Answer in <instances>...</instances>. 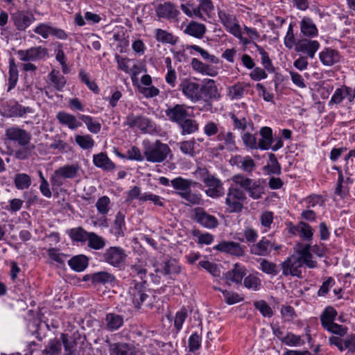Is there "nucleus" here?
Masks as SVG:
<instances>
[{"instance_id": "c756f323", "label": "nucleus", "mask_w": 355, "mask_h": 355, "mask_svg": "<svg viewBox=\"0 0 355 355\" xmlns=\"http://www.w3.org/2000/svg\"><path fill=\"white\" fill-rule=\"evenodd\" d=\"M206 26L200 23L191 21L186 26L184 33L198 39H202L206 33Z\"/></svg>"}, {"instance_id": "338daca9", "label": "nucleus", "mask_w": 355, "mask_h": 355, "mask_svg": "<svg viewBox=\"0 0 355 355\" xmlns=\"http://www.w3.org/2000/svg\"><path fill=\"white\" fill-rule=\"evenodd\" d=\"M78 76L81 81L84 83L89 89L96 94L98 93L99 88L98 85L95 82L90 80L89 75L83 69L80 71Z\"/></svg>"}, {"instance_id": "e433bc0d", "label": "nucleus", "mask_w": 355, "mask_h": 355, "mask_svg": "<svg viewBox=\"0 0 355 355\" xmlns=\"http://www.w3.org/2000/svg\"><path fill=\"white\" fill-rule=\"evenodd\" d=\"M182 135H191L198 130L199 124L196 120L185 118L179 125Z\"/></svg>"}, {"instance_id": "b1692460", "label": "nucleus", "mask_w": 355, "mask_h": 355, "mask_svg": "<svg viewBox=\"0 0 355 355\" xmlns=\"http://www.w3.org/2000/svg\"><path fill=\"white\" fill-rule=\"evenodd\" d=\"M56 119L61 125H65L71 130H76L82 126V123L74 115L64 111L58 112Z\"/></svg>"}, {"instance_id": "7ed1b4c3", "label": "nucleus", "mask_w": 355, "mask_h": 355, "mask_svg": "<svg viewBox=\"0 0 355 355\" xmlns=\"http://www.w3.org/2000/svg\"><path fill=\"white\" fill-rule=\"evenodd\" d=\"M171 152L169 146L157 140L155 143H144V155L148 162L157 163L166 159Z\"/></svg>"}, {"instance_id": "3c124183", "label": "nucleus", "mask_w": 355, "mask_h": 355, "mask_svg": "<svg viewBox=\"0 0 355 355\" xmlns=\"http://www.w3.org/2000/svg\"><path fill=\"white\" fill-rule=\"evenodd\" d=\"M113 230L114 234L117 236L124 235V231L125 230V215L121 211H119L115 216Z\"/></svg>"}, {"instance_id": "aec40b11", "label": "nucleus", "mask_w": 355, "mask_h": 355, "mask_svg": "<svg viewBox=\"0 0 355 355\" xmlns=\"http://www.w3.org/2000/svg\"><path fill=\"white\" fill-rule=\"evenodd\" d=\"M264 180L262 179L252 180L245 178V191L250 197L254 200L259 199L264 193Z\"/></svg>"}, {"instance_id": "49530a36", "label": "nucleus", "mask_w": 355, "mask_h": 355, "mask_svg": "<svg viewBox=\"0 0 355 355\" xmlns=\"http://www.w3.org/2000/svg\"><path fill=\"white\" fill-rule=\"evenodd\" d=\"M255 49L259 51L261 55V63L263 68L269 73H273L275 68L272 64V60L270 58L268 53L263 47L259 45H255Z\"/></svg>"}, {"instance_id": "4c0bfd02", "label": "nucleus", "mask_w": 355, "mask_h": 355, "mask_svg": "<svg viewBox=\"0 0 355 355\" xmlns=\"http://www.w3.org/2000/svg\"><path fill=\"white\" fill-rule=\"evenodd\" d=\"M115 280V277L107 271L95 272L91 276V281L94 284H106L114 282Z\"/></svg>"}, {"instance_id": "8fccbe9b", "label": "nucleus", "mask_w": 355, "mask_h": 355, "mask_svg": "<svg viewBox=\"0 0 355 355\" xmlns=\"http://www.w3.org/2000/svg\"><path fill=\"white\" fill-rule=\"evenodd\" d=\"M49 77L53 87L57 90L62 91L67 81L65 78L60 73V71L53 69L49 74Z\"/></svg>"}, {"instance_id": "f8f14e48", "label": "nucleus", "mask_w": 355, "mask_h": 355, "mask_svg": "<svg viewBox=\"0 0 355 355\" xmlns=\"http://www.w3.org/2000/svg\"><path fill=\"white\" fill-rule=\"evenodd\" d=\"M313 38H302L297 42L295 51L297 53H302L311 59L315 58L316 52L320 47V44L318 40Z\"/></svg>"}, {"instance_id": "bb28decb", "label": "nucleus", "mask_w": 355, "mask_h": 355, "mask_svg": "<svg viewBox=\"0 0 355 355\" xmlns=\"http://www.w3.org/2000/svg\"><path fill=\"white\" fill-rule=\"evenodd\" d=\"M260 135L258 148L263 150H269L274 140L272 128L267 126L262 127L260 130Z\"/></svg>"}, {"instance_id": "5701e85b", "label": "nucleus", "mask_w": 355, "mask_h": 355, "mask_svg": "<svg viewBox=\"0 0 355 355\" xmlns=\"http://www.w3.org/2000/svg\"><path fill=\"white\" fill-rule=\"evenodd\" d=\"M256 64L253 59L245 54V68L252 69L249 73L250 78L254 81H260L268 77L266 70L259 67H255Z\"/></svg>"}, {"instance_id": "680f3d73", "label": "nucleus", "mask_w": 355, "mask_h": 355, "mask_svg": "<svg viewBox=\"0 0 355 355\" xmlns=\"http://www.w3.org/2000/svg\"><path fill=\"white\" fill-rule=\"evenodd\" d=\"M323 329L327 331L338 335L340 337H344L347 335L348 331V328L346 326L338 324L335 322L329 324L327 327H324Z\"/></svg>"}, {"instance_id": "bf43d9fd", "label": "nucleus", "mask_w": 355, "mask_h": 355, "mask_svg": "<svg viewBox=\"0 0 355 355\" xmlns=\"http://www.w3.org/2000/svg\"><path fill=\"white\" fill-rule=\"evenodd\" d=\"M15 187L20 190L28 189L31 184V177L26 173H18L14 179Z\"/></svg>"}, {"instance_id": "603ef678", "label": "nucleus", "mask_w": 355, "mask_h": 355, "mask_svg": "<svg viewBox=\"0 0 355 355\" xmlns=\"http://www.w3.org/2000/svg\"><path fill=\"white\" fill-rule=\"evenodd\" d=\"M79 119L85 123L90 132L97 134L101 131V124L98 121L94 120L92 116L81 114L79 116Z\"/></svg>"}, {"instance_id": "13d9d810", "label": "nucleus", "mask_w": 355, "mask_h": 355, "mask_svg": "<svg viewBox=\"0 0 355 355\" xmlns=\"http://www.w3.org/2000/svg\"><path fill=\"white\" fill-rule=\"evenodd\" d=\"M191 6L189 3L181 4L180 8L183 12L189 17H196L200 19H205L202 12L203 8H200V5L190 9L189 6Z\"/></svg>"}, {"instance_id": "0e129e2a", "label": "nucleus", "mask_w": 355, "mask_h": 355, "mask_svg": "<svg viewBox=\"0 0 355 355\" xmlns=\"http://www.w3.org/2000/svg\"><path fill=\"white\" fill-rule=\"evenodd\" d=\"M260 269L265 273L275 276L279 272V268L275 263L270 262L266 259H262L260 263Z\"/></svg>"}, {"instance_id": "5fc2aeb1", "label": "nucleus", "mask_w": 355, "mask_h": 355, "mask_svg": "<svg viewBox=\"0 0 355 355\" xmlns=\"http://www.w3.org/2000/svg\"><path fill=\"white\" fill-rule=\"evenodd\" d=\"M75 141L83 150L91 149L95 144V141L90 135H77L75 136Z\"/></svg>"}, {"instance_id": "c85d7f7f", "label": "nucleus", "mask_w": 355, "mask_h": 355, "mask_svg": "<svg viewBox=\"0 0 355 355\" xmlns=\"http://www.w3.org/2000/svg\"><path fill=\"white\" fill-rule=\"evenodd\" d=\"M171 184L173 189L178 191L177 193L179 196V193L187 192L191 187L198 184V182L191 179L177 177L171 181Z\"/></svg>"}, {"instance_id": "2eb2a0df", "label": "nucleus", "mask_w": 355, "mask_h": 355, "mask_svg": "<svg viewBox=\"0 0 355 355\" xmlns=\"http://www.w3.org/2000/svg\"><path fill=\"white\" fill-rule=\"evenodd\" d=\"M15 26L18 31H25L35 20L33 13L28 11L17 10L11 15Z\"/></svg>"}, {"instance_id": "de8ad7c7", "label": "nucleus", "mask_w": 355, "mask_h": 355, "mask_svg": "<svg viewBox=\"0 0 355 355\" xmlns=\"http://www.w3.org/2000/svg\"><path fill=\"white\" fill-rule=\"evenodd\" d=\"M191 66L194 70L202 74L215 76L216 71L210 67L209 65L202 62L197 58H193L191 61Z\"/></svg>"}, {"instance_id": "ea45409f", "label": "nucleus", "mask_w": 355, "mask_h": 355, "mask_svg": "<svg viewBox=\"0 0 355 355\" xmlns=\"http://www.w3.org/2000/svg\"><path fill=\"white\" fill-rule=\"evenodd\" d=\"M268 157L270 164L264 166L263 171L267 175H280L282 173V167L275 155L269 153Z\"/></svg>"}, {"instance_id": "09e8293b", "label": "nucleus", "mask_w": 355, "mask_h": 355, "mask_svg": "<svg viewBox=\"0 0 355 355\" xmlns=\"http://www.w3.org/2000/svg\"><path fill=\"white\" fill-rule=\"evenodd\" d=\"M88 247L96 250H101L105 246V239L94 232H89L88 239Z\"/></svg>"}, {"instance_id": "39448f33", "label": "nucleus", "mask_w": 355, "mask_h": 355, "mask_svg": "<svg viewBox=\"0 0 355 355\" xmlns=\"http://www.w3.org/2000/svg\"><path fill=\"white\" fill-rule=\"evenodd\" d=\"M31 138V132L17 125H12L5 130L3 140L5 144L15 143L24 147L30 144Z\"/></svg>"}, {"instance_id": "4d7b16f0", "label": "nucleus", "mask_w": 355, "mask_h": 355, "mask_svg": "<svg viewBox=\"0 0 355 355\" xmlns=\"http://www.w3.org/2000/svg\"><path fill=\"white\" fill-rule=\"evenodd\" d=\"M259 275V272H256L245 277V288L254 291H259L261 286V281Z\"/></svg>"}, {"instance_id": "a878e982", "label": "nucleus", "mask_w": 355, "mask_h": 355, "mask_svg": "<svg viewBox=\"0 0 355 355\" xmlns=\"http://www.w3.org/2000/svg\"><path fill=\"white\" fill-rule=\"evenodd\" d=\"M214 249L236 256H241L243 253L241 246L233 241H223L214 246Z\"/></svg>"}, {"instance_id": "423d86ee", "label": "nucleus", "mask_w": 355, "mask_h": 355, "mask_svg": "<svg viewBox=\"0 0 355 355\" xmlns=\"http://www.w3.org/2000/svg\"><path fill=\"white\" fill-rule=\"evenodd\" d=\"M78 165H65L56 169L51 177V183L53 187H60L64 183L65 179L75 178L78 173Z\"/></svg>"}, {"instance_id": "dca6fc26", "label": "nucleus", "mask_w": 355, "mask_h": 355, "mask_svg": "<svg viewBox=\"0 0 355 355\" xmlns=\"http://www.w3.org/2000/svg\"><path fill=\"white\" fill-rule=\"evenodd\" d=\"M193 219L204 227L213 229L218 226L217 218L207 213L204 209L200 207L195 208L193 210Z\"/></svg>"}, {"instance_id": "2f4dec72", "label": "nucleus", "mask_w": 355, "mask_h": 355, "mask_svg": "<svg viewBox=\"0 0 355 355\" xmlns=\"http://www.w3.org/2000/svg\"><path fill=\"white\" fill-rule=\"evenodd\" d=\"M337 315L338 312L334 307L331 306H326L320 316L322 327L324 328L329 324L334 322Z\"/></svg>"}, {"instance_id": "f3484780", "label": "nucleus", "mask_w": 355, "mask_h": 355, "mask_svg": "<svg viewBox=\"0 0 355 355\" xmlns=\"http://www.w3.org/2000/svg\"><path fill=\"white\" fill-rule=\"evenodd\" d=\"M165 114L171 121L178 125L189 115L187 107L183 104H176L168 107L165 110Z\"/></svg>"}, {"instance_id": "052dcab7", "label": "nucleus", "mask_w": 355, "mask_h": 355, "mask_svg": "<svg viewBox=\"0 0 355 355\" xmlns=\"http://www.w3.org/2000/svg\"><path fill=\"white\" fill-rule=\"evenodd\" d=\"M294 26L295 23L291 22L284 39V44L288 49H292L294 46L295 47V44H297L293 31Z\"/></svg>"}, {"instance_id": "4468645a", "label": "nucleus", "mask_w": 355, "mask_h": 355, "mask_svg": "<svg viewBox=\"0 0 355 355\" xmlns=\"http://www.w3.org/2000/svg\"><path fill=\"white\" fill-rule=\"evenodd\" d=\"M180 87L183 94L192 102L200 101L201 85L198 83L185 78L181 82Z\"/></svg>"}, {"instance_id": "a19ab883", "label": "nucleus", "mask_w": 355, "mask_h": 355, "mask_svg": "<svg viewBox=\"0 0 355 355\" xmlns=\"http://www.w3.org/2000/svg\"><path fill=\"white\" fill-rule=\"evenodd\" d=\"M260 40V34L256 28H248L245 26V50L255 49L256 42Z\"/></svg>"}, {"instance_id": "9d476101", "label": "nucleus", "mask_w": 355, "mask_h": 355, "mask_svg": "<svg viewBox=\"0 0 355 355\" xmlns=\"http://www.w3.org/2000/svg\"><path fill=\"white\" fill-rule=\"evenodd\" d=\"M281 245L277 244L272 239L263 236L257 243L250 246V252L255 255L267 256L272 250H279Z\"/></svg>"}, {"instance_id": "9b49d317", "label": "nucleus", "mask_w": 355, "mask_h": 355, "mask_svg": "<svg viewBox=\"0 0 355 355\" xmlns=\"http://www.w3.org/2000/svg\"><path fill=\"white\" fill-rule=\"evenodd\" d=\"M282 275L285 277L291 276L302 277V266L297 256L293 254L286 258L281 264Z\"/></svg>"}, {"instance_id": "72a5a7b5", "label": "nucleus", "mask_w": 355, "mask_h": 355, "mask_svg": "<svg viewBox=\"0 0 355 355\" xmlns=\"http://www.w3.org/2000/svg\"><path fill=\"white\" fill-rule=\"evenodd\" d=\"M179 196L187 201L188 206L200 205L203 202L202 195L198 192H192L191 188L187 192L179 193Z\"/></svg>"}, {"instance_id": "393cba45", "label": "nucleus", "mask_w": 355, "mask_h": 355, "mask_svg": "<svg viewBox=\"0 0 355 355\" xmlns=\"http://www.w3.org/2000/svg\"><path fill=\"white\" fill-rule=\"evenodd\" d=\"M123 317L114 313H107L104 320L105 328L109 331L118 330L123 326Z\"/></svg>"}, {"instance_id": "58836bf2", "label": "nucleus", "mask_w": 355, "mask_h": 355, "mask_svg": "<svg viewBox=\"0 0 355 355\" xmlns=\"http://www.w3.org/2000/svg\"><path fill=\"white\" fill-rule=\"evenodd\" d=\"M349 90V87L346 85H343L340 87L337 88L335 90L330 101H329L328 106L332 108L334 105H338L341 103L346 98Z\"/></svg>"}, {"instance_id": "1a4fd4ad", "label": "nucleus", "mask_w": 355, "mask_h": 355, "mask_svg": "<svg viewBox=\"0 0 355 355\" xmlns=\"http://www.w3.org/2000/svg\"><path fill=\"white\" fill-rule=\"evenodd\" d=\"M218 15L220 22L226 27V28L235 37L239 38L244 44L242 37L241 27L240 26L239 21L236 19V17L225 10H219Z\"/></svg>"}, {"instance_id": "7c9ffc66", "label": "nucleus", "mask_w": 355, "mask_h": 355, "mask_svg": "<svg viewBox=\"0 0 355 355\" xmlns=\"http://www.w3.org/2000/svg\"><path fill=\"white\" fill-rule=\"evenodd\" d=\"M61 340L64 348L65 355H80L81 349L77 350V342L74 338L69 337L67 334H62Z\"/></svg>"}, {"instance_id": "0eeeda50", "label": "nucleus", "mask_w": 355, "mask_h": 355, "mask_svg": "<svg viewBox=\"0 0 355 355\" xmlns=\"http://www.w3.org/2000/svg\"><path fill=\"white\" fill-rule=\"evenodd\" d=\"M200 101L203 100L205 104L200 110L210 111L212 108L211 101L218 100L220 98V94L215 85L214 80L209 79L204 83L200 87Z\"/></svg>"}, {"instance_id": "e2e57ef3", "label": "nucleus", "mask_w": 355, "mask_h": 355, "mask_svg": "<svg viewBox=\"0 0 355 355\" xmlns=\"http://www.w3.org/2000/svg\"><path fill=\"white\" fill-rule=\"evenodd\" d=\"M254 307L260 312L262 316L265 318H271L273 315L272 308L265 300H259L254 302Z\"/></svg>"}, {"instance_id": "37998d69", "label": "nucleus", "mask_w": 355, "mask_h": 355, "mask_svg": "<svg viewBox=\"0 0 355 355\" xmlns=\"http://www.w3.org/2000/svg\"><path fill=\"white\" fill-rule=\"evenodd\" d=\"M69 266L75 271H83L88 265V259L85 255L75 256L68 261Z\"/></svg>"}, {"instance_id": "79ce46f5", "label": "nucleus", "mask_w": 355, "mask_h": 355, "mask_svg": "<svg viewBox=\"0 0 355 355\" xmlns=\"http://www.w3.org/2000/svg\"><path fill=\"white\" fill-rule=\"evenodd\" d=\"M8 116L10 117H22L27 113H32L33 109L30 107H24L18 103L8 107Z\"/></svg>"}, {"instance_id": "6ab92c4d", "label": "nucleus", "mask_w": 355, "mask_h": 355, "mask_svg": "<svg viewBox=\"0 0 355 355\" xmlns=\"http://www.w3.org/2000/svg\"><path fill=\"white\" fill-rule=\"evenodd\" d=\"M300 35L302 38H315L319 35V31L313 20L309 17H304L299 22Z\"/></svg>"}, {"instance_id": "69168bd1", "label": "nucleus", "mask_w": 355, "mask_h": 355, "mask_svg": "<svg viewBox=\"0 0 355 355\" xmlns=\"http://www.w3.org/2000/svg\"><path fill=\"white\" fill-rule=\"evenodd\" d=\"M110 200L106 196H102L99 198L96 203V207L98 211L102 215H106L110 209Z\"/></svg>"}, {"instance_id": "774afa93", "label": "nucleus", "mask_w": 355, "mask_h": 355, "mask_svg": "<svg viewBox=\"0 0 355 355\" xmlns=\"http://www.w3.org/2000/svg\"><path fill=\"white\" fill-rule=\"evenodd\" d=\"M307 208L315 207L317 205L322 206L324 203L323 197L320 195L313 194L304 199Z\"/></svg>"}, {"instance_id": "6e6d98bb", "label": "nucleus", "mask_w": 355, "mask_h": 355, "mask_svg": "<svg viewBox=\"0 0 355 355\" xmlns=\"http://www.w3.org/2000/svg\"><path fill=\"white\" fill-rule=\"evenodd\" d=\"M62 350L61 342L56 338L50 340L43 350L45 355H59Z\"/></svg>"}, {"instance_id": "4be33fe9", "label": "nucleus", "mask_w": 355, "mask_h": 355, "mask_svg": "<svg viewBox=\"0 0 355 355\" xmlns=\"http://www.w3.org/2000/svg\"><path fill=\"white\" fill-rule=\"evenodd\" d=\"M320 61L324 66L331 67L340 62V55L337 50L325 47L319 53Z\"/></svg>"}, {"instance_id": "f257e3e1", "label": "nucleus", "mask_w": 355, "mask_h": 355, "mask_svg": "<svg viewBox=\"0 0 355 355\" xmlns=\"http://www.w3.org/2000/svg\"><path fill=\"white\" fill-rule=\"evenodd\" d=\"M232 181L226 203L231 212H239L242 210L244 202V178L241 175H235Z\"/></svg>"}, {"instance_id": "c03bdc74", "label": "nucleus", "mask_w": 355, "mask_h": 355, "mask_svg": "<svg viewBox=\"0 0 355 355\" xmlns=\"http://www.w3.org/2000/svg\"><path fill=\"white\" fill-rule=\"evenodd\" d=\"M244 272L242 267L238 263L234 264V268L225 274L227 282L241 284L243 277Z\"/></svg>"}, {"instance_id": "cd10ccee", "label": "nucleus", "mask_w": 355, "mask_h": 355, "mask_svg": "<svg viewBox=\"0 0 355 355\" xmlns=\"http://www.w3.org/2000/svg\"><path fill=\"white\" fill-rule=\"evenodd\" d=\"M94 164L104 171H110L115 168L114 163L105 153H100L93 155Z\"/></svg>"}, {"instance_id": "f03ea898", "label": "nucleus", "mask_w": 355, "mask_h": 355, "mask_svg": "<svg viewBox=\"0 0 355 355\" xmlns=\"http://www.w3.org/2000/svg\"><path fill=\"white\" fill-rule=\"evenodd\" d=\"M197 178L200 180L207 188L205 193L207 196L216 198L224 195L223 183L218 178L211 174L206 168H198L195 171Z\"/></svg>"}, {"instance_id": "412c9836", "label": "nucleus", "mask_w": 355, "mask_h": 355, "mask_svg": "<svg viewBox=\"0 0 355 355\" xmlns=\"http://www.w3.org/2000/svg\"><path fill=\"white\" fill-rule=\"evenodd\" d=\"M291 233L298 235L302 240L306 242H311L313 236V229L309 224L304 221H300L295 225L291 227Z\"/></svg>"}, {"instance_id": "20e7f679", "label": "nucleus", "mask_w": 355, "mask_h": 355, "mask_svg": "<svg viewBox=\"0 0 355 355\" xmlns=\"http://www.w3.org/2000/svg\"><path fill=\"white\" fill-rule=\"evenodd\" d=\"M124 125L132 129L137 128L145 134L153 135L159 132L157 125L151 119L143 115H135L133 113H130L126 116Z\"/></svg>"}, {"instance_id": "473e14b6", "label": "nucleus", "mask_w": 355, "mask_h": 355, "mask_svg": "<svg viewBox=\"0 0 355 355\" xmlns=\"http://www.w3.org/2000/svg\"><path fill=\"white\" fill-rule=\"evenodd\" d=\"M155 272L163 275H171L179 273L180 267L175 261H167L161 263L159 267L155 269Z\"/></svg>"}, {"instance_id": "ddd939ff", "label": "nucleus", "mask_w": 355, "mask_h": 355, "mask_svg": "<svg viewBox=\"0 0 355 355\" xmlns=\"http://www.w3.org/2000/svg\"><path fill=\"white\" fill-rule=\"evenodd\" d=\"M21 60L24 62H35L42 60L47 56L48 50L43 46H35L26 50H19L17 51Z\"/></svg>"}, {"instance_id": "f704fd0d", "label": "nucleus", "mask_w": 355, "mask_h": 355, "mask_svg": "<svg viewBox=\"0 0 355 355\" xmlns=\"http://www.w3.org/2000/svg\"><path fill=\"white\" fill-rule=\"evenodd\" d=\"M155 37L157 42L170 44L171 45H175L178 41V37L173 35V33L161 28L155 29Z\"/></svg>"}, {"instance_id": "c9c22d12", "label": "nucleus", "mask_w": 355, "mask_h": 355, "mask_svg": "<svg viewBox=\"0 0 355 355\" xmlns=\"http://www.w3.org/2000/svg\"><path fill=\"white\" fill-rule=\"evenodd\" d=\"M111 349L114 355H137L135 347L130 344L124 343L112 344Z\"/></svg>"}, {"instance_id": "6e6552de", "label": "nucleus", "mask_w": 355, "mask_h": 355, "mask_svg": "<svg viewBox=\"0 0 355 355\" xmlns=\"http://www.w3.org/2000/svg\"><path fill=\"white\" fill-rule=\"evenodd\" d=\"M101 257L105 262L112 266L119 268L125 263L127 255L122 248L112 246L105 250Z\"/></svg>"}, {"instance_id": "a18cd8bd", "label": "nucleus", "mask_w": 355, "mask_h": 355, "mask_svg": "<svg viewBox=\"0 0 355 355\" xmlns=\"http://www.w3.org/2000/svg\"><path fill=\"white\" fill-rule=\"evenodd\" d=\"M216 139L218 141H223L226 148L229 150H234L236 148L234 137L231 132H225L224 130H222L217 135Z\"/></svg>"}, {"instance_id": "864d4df0", "label": "nucleus", "mask_w": 355, "mask_h": 355, "mask_svg": "<svg viewBox=\"0 0 355 355\" xmlns=\"http://www.w3.org/2000/svg\"><path fill=\"white\" fill-rule=\"evenodd\" d=\"M89 232L85 230L83 227H78L69 230V236L76 242H85L88 239Z\"/></svg>"}, {"instance_id": "a211bd4d", "label": "nucleus", "mask_w": 355, "mask_h": 355, "mask_svg": "<svg viewBox=\"0 0 355 355\" xmlns=\"http://www.w3.org/2000/svg\"><path fill=\"white\" fill-rule=\"evenodd\" d=\"M155 13L159 18H164L168 20H178L180 14L175 6L171 2L159 3L155 8Z\"/></svg>"}]
</instances>
